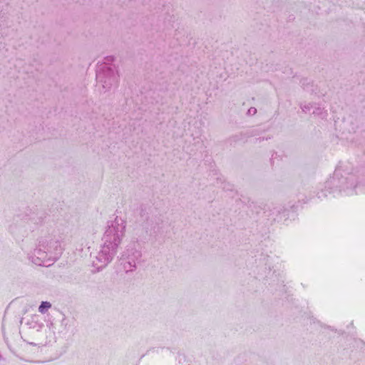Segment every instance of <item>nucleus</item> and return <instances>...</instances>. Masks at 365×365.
<instances>
[{
    "label": "nucleus",
    "mask_w": 365,
    "mask_h": 365,
    "mask_svg": "<svg viewBox=\"0 0 365 365\" xmlns=\"http://www.w3.org/2000/svg\"><path fill=\"white\" fill-rule=\"evenodd\" d=\"M257 113V109L255 107H251L247 110V114L250 115H254Z\"/></svg>",
    "instance_id": "0eeeda50"
},
{
    "label": "nucleus",
    "mask_w": 365,
    "mask_h": 365,
    "mask_svg": "<svg viewBox=\"0 0 365 365\" xmlns=\"http://www.w3.org/2000/svg\"><path fill=\"white\" fill-rule=\"evenodd\" d=\"M113 56H107L105 61L97 66L96 86L101 88V92L109 91L118 85L120 75L118 67L113 63Z\"/></svg>",
    "instance_id": "7ed1b4c3"
},
{
    "label": "nucleus",
    "mask_w": 365,
    "mask_h": 365,
    "mask_svg": "<svg viewBox=\"0 0 365 365\" xmlns=\"http://www.w3.org/2000/svg\"><path fill=\"white\" fill-rule=\"evenodd\" d=\"M125 229L126 222L120 217L115 216L114 220L107 222L102 238L103 244L96 259L93 261V266L96 271L105 267L113 259L125 236Z\"/></svg>",
    "instance_id": "f257e3e1"
},
{
    "label": "nucleus",
    "mask_w": 365,
    "mask_h": 365,
    "mask_svg": "<svg viewBox=\"0 0 365 365\" xmlns=\"http://www.w3.org/2000/svg\"><path fill=\"white\" fill-rule=\"evenodd\" d=\"M51 307V304L48 302H42L41 305L38 307V311L41 314H44L46 312L48 309H49Z\"/></svg>",
    "instance_id": "423d86ee"
},
{
    "label": "nucleus",
    "mask_w": 365,
    "mask_h": 365,
    "mask_svg": "<svg viewBox=\"0 0 365 365\" xmlns=\"http://www.w3.org/2000/svg\"><path fill=\"white\" fill-rule=\"evenodd\" d=\"M62 249L58 241L43 239L29 256L31 261L38 266L50 267L61 255Z\"/></svg>",
    "instance_id": "f03ea898"
},
{
    "label": "nucleus",
    "mask_w": 365,
    "mask_h": 365,
    "mask_svg": "<svg viewBox=\"0 0 365 365\" xmlns=\"http://www.w3.org/2000/svg\"><path fill=\"white\" fill-rule=\"evenodd\" d=\"M43 327V323H38L37 322H36V325H34L33 327L34 328H36L37 330H39L41 329L42 327Z\"/></svg>",
    "instance_id": "6e6552de"
},
{
    "label": "nucleus",
    "mask_w": 365,
    "mask_h": 365,
    "mask_svg": "<svg viewBox=\"0 0 365 365\" xmlns=\"http://www.w3.org/2000/svg\"><path fill=\"white\" fill-rule=\"evenodd\" d=\"M305 109H307L306 106H304V108H302V110L305 111Z\"/></svg>",
    "instance_id": "1a4fd4ad"
},
{
    "label": "nucleus",
    "mask_w": 365,
    "mask_h": 365,
    "mask_svg": "<svg viewBox=\"0 0 365 365\" xmlns=\"http://www.w3.org/2000/svg\"><path fill=\"white\" fill-rule=\"evenodd\" d=\"M141 257V253L138 250H132V255H128V265L125 264L124 268L126 271H131L133 268L135 267V261L138 260Z\"/></svg>",
    "instance_id": "39448f33"
},
{
    "label": "nucleus",
    "mask_w": 365,
    "mask_h": 365,
    "mask_svg": "<svg viewBox=\"0 0 365 365\" xmlns=\"http://www.w3.org/2000/svg\"><path fill=\"white\" fill-rule=\"evenodd\" d=\"M339 187L340 191H344L347 194L353 192V189L356 187V178L353 175H349L347 178H339L336 173L326 182V187L332 189L331 187Z\"/></svg>",
    "instance_id": "20e7f679"
}]
</instances>
